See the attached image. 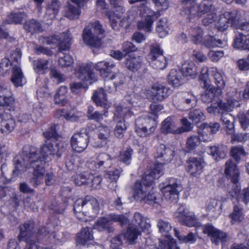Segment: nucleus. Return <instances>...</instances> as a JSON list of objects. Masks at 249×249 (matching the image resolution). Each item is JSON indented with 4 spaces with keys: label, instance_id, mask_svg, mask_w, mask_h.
I'll use <instances>...</instances> for the list:
<instances>
[{
    "label": "nucleus",
    "instance_id": "nucleus-1",
    "mask_svg": "<svg viewBox=\"0 0 249 249\" xmlns=\"http://www.w3.org/2000/svg\"><path fill=\"white\" fill-rule=\"evenodd\" d=\"M59 143L56 140L46 142V144L41 147L39 153H37L36 148L27 145L23 148L22 160L17 159L16 162V170L13 171V174H17L18 170H22L21 166L26 169H33L32 177L30 179V183L34 187H36L43 182L45 174V160L50 156L57 153L59 151Z\"/></svg>",
    "mask_w": 249,
    "mask_h": 249
},
{
    "label": "nucleus",
    "instance_id": "nucleus-2",
    "mask_svg": "<svg viewBox=\"0 0 249 249\" xmlns=\"http://www.w3.org/2000/svg\"><path fill=\"white\" fill-rule=\"evenodd\" d=\"M115 65L112 62L101 61L95 65L92 64H82L76 69V76L82 80L86 85H90L96 80L95 74L93 72L95 68L103 78H107L112 72Z\"/></svg>",
    "mask_w": 249,
    "mask_h": 249
},
{
    "label": "nucleus",
    "instance_id": "nucleus-3",
    "mask_svg": "<svg viewBox=\"0 0 249 249\" xmlns=\"http://www.w3.org/2000/svg\"><path fill=\"white\" fill-rule=\"evenodd\" d=\"M73 210L77 218L83 219L81 215L90 218H95L99 211V205L94 197L87 196L85 198L77 199L73 205Z\"/></svg>",
    "mask_w": 249,
    "mask_h": 249
},
{
    "label": "nucleus",
    "instance_id": "nucleus-4",
    "mask_svg": "<svg viewBox=\"0 0 249 249\" xmlns=\"http://www.w3.org/2000/svg\"><path fill=\"white\" fill-rule=\"evenodd\" d=\"M91 28H93L94 31L99 34H103L105 32L102 25L98 21L90 23L84 29L82 35L83 40L87 45L91 47L98 48L101 45V40L98 36L92 34L91 30Z\"/></svg>",
    "mask_w": 249,
    "mask_h": 249
},
{
    "label": "nucleus",
    "instance_id": "nucleus-5",
    "mask_svg": "<svg viewBox=\"0 0 249 249\" xmlns=\"http://www.w3.org/2000/svg\"><path fill=\"white\" fill-rule=\"evenodd\" d=\"M182 189L180 181L176 178H171L169 179L168 184L162 187L161 191L166 199L177 202L178 194L182 191Z\"/></svg>",
    "mask_w": 249,
    "mask_h": 249
},
{
    "label": "nucleus",
    "instance_id": "nucleus-6",
    "mask_svg": "<svg viewBox=\"0 0 249 249\" xmlns=\"http://www.w3.org/2000/svg\"><path fill=\"white\" fill-rule=\"evenodd\" d=\"M219 127L220 124L216 122L202 124L198 130V137L200 141L204 142L212 141L213 135L219 130Z\"/></svg>",
    "mask_w": 249,
    "mask_h": 249
},
{
    "label": "nucleus",
    "instance_id": "nucleus-7",
    "mask_svg": "<svg viewBox=\"0 0 249 249\" xmlns=\"http://www.w3.org/2000/svg\"><path fill=\"white\" fill-rule=\"evenodd\" d=\"M174 105L180 110L186 109L196 105V98L190 92L178 93L173 99Z\"/></svg>",
    "mask_w": 249,
    "mask_h": 249
},
{
    "label": "nucleus",
    "instance_id": "nucleus-8",
    "mask_svg": "<svg viewBox=\"0 0 249 249\" xmlns=\"http://www.w3.org/2000/svg\"><path fill=\"white\" fill-rule=\"evenodd\" d=\"M169 89L160 84H154L150 88L145 89V94L148 99L154 102L162 101L170 94Z\"/></svg>",
    "mask_w": 249,
    "mask_h": 249
},
{
    "label": "nucleus",
    "instance_id": "nucleus-9",
    "mask_svg": "<svg viewBox=\"0 0 249 249\" xmlns=\"http://www.w3.org/2000/svg\"><path fill=\"white\" fill-rule=\"evenodd\" d=\"M89 0H69L64 7V16L71 20L79 18L80 8Z\"/></svg>",
    "mask_w": 249,
    "mask_h": 249
},
{
    "label": "nucleus",
    "instance_id": "nucleus-10",
    "mask_svg": "<svg viewBox=\"0 0 249 249\" xmlns=\"http://www.w3.org/2000/svg\"><path fill=\"white\" fill-rule=\"evenodd\" d=\"M95 135L90 139V142L95 147H101L106 143L110 135V130L107 126L100 125L95 128Z\"/></svg>",
    "mask_w": 249,
    "mask_h": 249
},
{
    "label": "nucleus",
    "instance_id": "nucleus-11",
    "mask_svg": "<svg viewBox=\"0 0 249 249\" xmlns=\"http://www.w3.org/2000/svg\"><path fill=\"white\" fill-rule=\"evenodd\" d=\"M89 142L88 134L84 129L79 132L74 134L71 139L72 149L79 153L83 152L87 148Z\"/></svg>",
    "mask_w": 249,
    "mask_h": 249
},
{
    "label": "nucleus",
    "instance_id": "nucleus-12",
    "mask_svg": "<svg viewBox=\"0 0 249 249\" xmlns=\"http://www.w3.org/2000/svg\"><path fill=\"white\" fill-rule=\"evenodd\" d=\"M237 16V13L235 11L225 12L220 16L216 24L217 30L223 32L228 29L230 25L233 27Z\"/></svg>",
    "mask_w": 249,
    "mask_h": 249
},
{
    "label": "nucleus",
    "instance_id": "nucleus-13",
    "mask_svg": "<svg viewBox=\"0 0 249 249\" xmlns=\"http://www.w3.org/2000/svg\"><path fill=\"white\" fill-rule=\"evenodd\" d=\"M111 157L106 153H101L96 160L89 161L87 162V167L91 170L97 171L103 170L110 166Z\"/></svg>",
    "mask_w": 249,
    "mask_h": 249
},
{
    "label": "nucleus",
    "instance_id": "nucleus-14",
    "mask_svg": "<svg viewBox=\"0 0 249 249\" xmlns=\"http://www.w3.org/2000/svg\"><path fill=\"white\" fill-rule=\"evenodd\" d=\"M203 167L202 160L199 158L191 157L187 160V171L193 177H198L203 172Z\"/></svg>",
    "mask_w": 249,
    "mask_h": 249
},
{
    "label": "nucleus",
    "instance_id": "nucleus-15",
    "mask_svg": "<svg viewBox=\"0 0 249 249\" xmlns=\"http://www.w3.org/2000/svg\"><path fill=\"white\" fill-rule=\"evenodd\" d=\"M214 9L211 0H203L199 5H193L189 10V14L200 17L202 15L212 12Z\"/></svg>",
    "mask_w": 249,
    "mask_h": 249
},
{
    "label": "nucleus",
    "instance_id": "nucleus-16",
    "mask_svg": "<svg viewBox=\"0 0 249 249\" xmlns=\"http://www.w3.org/2000/svg\"><path fill=\"white\" fill-rule=\"evenodd\" d=\"M16 125V121L10 114H0V131L2 134H9L14 129Z\"/></svg>",
    "mask_w": 249,
    "mask_h": 249
},
{
    "label": "nucleus",
    "instance_id": "nucleus-17",
    "mask_svg": "<svg viewBox=\"0 0 249 249\" xmlns=\"http://www.w3.org/2000/svg\"><path fill=\"white\" fill-rule=\"evenodd\" d=\"M152 184L148 183L143 177L141 182H136L133 188V197L136 200L142 201L147 191Z\"/></svg>",
    "mask_w": 249,
    "mask_h": 249
},
{
    "label": "nucleus",
    "instance_id": "nucleus-18",
    "mask_svg": "<svg viewBox=\"0 0 249 249\" xmlns=\"http://www.w3.org/2000/svg\"><path fill=\"white\" fill-rule=\"evenodd\" d=\"M20 233L18 235L19 241L33 237L36 233L35 223L33 221H27L19 226Z\"/></svg>",
    "mask_w": 249,
    "mask_h": 249
},
{
    "label": "nucleus",
    "instance_id": "nucleus-19",
    "mask_svg": "<svg viewBox=\"0 0 249 249\" xmlns=\"http://www.w3.org/2000/svg\"><path fill=\"white\" fill-rule=\"evenodd\" d=\"M225 173L227 178L233 183H237L240 178V173L236 164L229 160L225 163Z\"/></svg>",
    "mask_w": 249,
    "mask_h": 249
},
{
    "label": "nucleus",
    "instance_id": "nucleus-20",
    "mask_svg": "<svg viewBox=\"0 0 249 249\" xmlns=\"http://www.w3.org/2000/svg\"><path fill=\"white\" fill-rule=\"evenodd\" d=\"M129 225L138 228L142 231L148 230L151 227L150 220L138 212L134 214L131 222Z\"/></svg>",
    "mask_w": 249,
    "mask_h": 249
},
{
    "label": "nucleus",
    "instance_id": "nucleus-21",
    "mask_svg": "<svg viewBox=\"0 0 249 249\" xmlns=\"http://www.w3.org/2000/svg\"><path fill=\"white\" fill-rule=\"evenodd\" d=\"M155 157L156 159H162L165 164L170 162L173 159L174 152L169 147H166L165 145L160 144L157 147Z\"/></svg>",
    "mask_w": 249,
    "mask_h": 249
},
{
    "label": "nucleus",
    "instance_id": "nucleus-22",
    "mask_svg": "<svg viewBox=\"0 0 249 249\" xmlns=\"http://www.w3.org/2000/svg\"><path fill=\"white\" fill-rule=\"evenodd\" d=\"M141 120L138 119L135 124V131L140 137H145L152 134L155 130L156 123L154 119L151 120L152 126L149 124L143 126L141 124Z\"/></svg>",
    "mask_w": 249,
    "mask_h": 249
},
{
    "label": "nucleus",
    "instance_id": "nucleus-23",
    "mask_svg": "<svg viewBox=\"0 0 249 249\" xmlns=\"http://www.w3.org/2000/svg\"><path fill=\"white\" fill-rule=\"evenodd\" d=\"M93 232L91 228H83L81 231L77 233L76 242L83 246L88 245L93 240Z\"/></svg>",
    "mask_w": 249,
    "mask_h": 249
},
{
    "label": "nucleus",
    "instance_id": "nucleus-24",
    "mask_svg": "<svg viewBox=\"0 0 249 249\" xmlns=\"http://www.w3.org/2000/svg\"><path fill=\"white\" fill-rule=\"evenodd\" d=\"M175 216L183 225L188 227H193L196 226L197 224L196 218L193 215L189 214L184 210H178L175 213Z\"/></svg>",
    "mask_w": 249,
    "mask_h": 249
},
{
    "label": "nucleus",
    "instance_id": "nucleus-25",
    "mask_svg": "<svg viewBox=\"0 0 249 249\" xmlns=\"http://www.w3.org/2000/svg\"><path fill=\"white\" fill-rule=\"evenodd\" d=\"M206 89L205 92L201 95V99L204 103H209L212 102L214 98L221 93V92L215 89L211 84H207L206 86H201Z\"/></svg>",
    "mask_w": 249,
    "mask_h": 249
},
{
    "label": "nucleus",
    "instance_id": "nucleus-26",
    "mask_svg": "<svg viewBox=\"0 0 249 249\" xmlns=\"http://www.w3.org/2000/svg\"><path fill=\"white\" fill-rule=\"evenodd\" d=\"M112 225V221L108 214L106 217L99 218L95 223L94 227L100 231H107V232H111L114 230Z\"/></svg>",
    "mask_w": 249,
    "mask_h": 249
},
{
    "label": "nucleus",
    "instance_id": "nucleus-27",
    "mask_svg": "<svg viewBox=\"0 0 249 249\" xmlns=\"http://www.w3.org/2000/svg\"><path fill=\"white\" fill-rule=\"evenodd\" d=\"M233 46L238 50L249 51V37L242 33L237 34L234 39Z\"/></svg>",
    "mask_w": 249,
    "mask_h": 249
},
{
    "label": "nucleus",
    "instance_id": "nucleus-28",
    "mask_svg": "<svg viewBox=\"0 0 249 249\" xmlns=\"http://www.w3.org/2000/svg\"><path fill=\"white\" fill-rule=\"evenodd\" d=\"M92 99L97 106L103 107L105 108H107L108 107L106 93L102 88H100L94 91Z\"/></svg>",
    "mask_w": 249,
    "mask_h": 249
},
{
    "label": "nucleus",
    "instance_id": "nucleus-29",
    "mask_svg": "<svg viewBox=\"0 0 249 249\" xmlns=\"http://www.w3.org/2000/svg\"><path fill=\"white\" fill-rule=\"evenodd\" d=\"M163 165L162 163H158L155 165L154 168L148 173L144 174L143 178L148 181L150 184H153L154 179L158 178L163 174Z\"/></svg>",
    "mask_w": 249,
    "mask_h": 249
},
{
    "label": "nucleus",
    "instance_id": "nucleus-30",
    "mask_svg": "<svg viewBox=\"0 0 249 249\" xmlns=\"http://www.w3.org/2000/svg\"><path fill=\"white\" fill-rule=\"evenodd\" d=\"M220 114V120L223 124L225 125L227 133L228 134H232L234 132V117L231 113L226 112H221Z\"/></svg>",
    "mask_w": 249,
    "mask_h": 249
},
{
    "label": "nucleus",
    "instance_id": "nucleus-31",
    "mask_svg": "<svg viewBox=\"0 0 249 249\" xmlns=\"http://www.w3.org/2000/svg\"><path fill=\"white\" fill-rule=\"evenodd\" d=\"M124 65L130 71L133 72H138L141 68L142 63L141 58L139 57H135L133 56H128L125 58Z\"/></svg>",
    "mask_w": 249,
    "mask_h": 249
},
{
    "label": "nucleus",
    "instance_id": "nucleus-32",
    "mask_svg": "<svg viewBox=\"0 0 249 249\" xmlns=\"http://www.w3.org/2000/svg\"><path fill=\"white\" fill-rule=\"evenodd\" d=\"M24 28L32 34H37L43 31L41 24L38 21L34 19L27 21L24 23Z\"/></svg>",
    "mask_w": 249,
    "mask_h": 249
},
{
    "label": "nucleus",
    "instance_id": "nucleus-33",
    "mask_svg": "<svg viewBox=\"0 0 249 249\" xmlns=\"http://www.w3.org/2000/svg\"><path fill=\"white\" fill-rule=\"evenodd\" d=\"M232 224L239 223L244 219V216L243 212L242 206L237 203L233 207L232 213L230 215Z\"/></svg>",
    "mask_w": 249,
    "mask_h": 249
},
{
    "label": "nucleus",
    "instance_id": "nucleus-34",
    "mask_svg": "<svg viewBox=\"0 0 249 249\" xmlns=\"http://www.w3.org/2000/svg\"><path fill=\"white\" fill-rule=\"evenodd\" d=\"M210 153L215 160L219 159H224L228 153V148L224 145L210 147Z\"/></svg>",
    "mask_w": 249,
    "mask_h": 249
},
{
    "label": "nucleus",
    "instance_id": "nucleus-35",
    "mask_svg": "<svg viewBox=\"0 0 249 249\" xmlns=\"http://www.w3.org/2000/svg\"><path fill=\"white\" fill-rule=\"evenodd\" d=\"M142 231L138 228L134 227L131 225H128L126 232L124 234H119L118 236H122V240L125 238L130 241H133L137 238Z\"/></svg>",
    "mask_w": 249,
    "mask_h": 249
},
{
    "label": "nucleus",
    "instance_id": "nucleus-36",
    "mask_svg": "<svg viewBox=\"0 0 249 249\" xmlns=\"http://www.w3.org/2000/svg\"><path fill=\"white\" fill-rule=\"evenodd\" d=\"M67 88L66 87H60L54 97V101L55 104L60 106H64L68 103L67 98Z\"/></svg>",
    "mask_w": 249,
    "mask_h": 249
},
{
    "label": "nucleus",
    "instance_id": "nucleus-37",
    "mask_svg": "<svg viewBox=\"0 0 249 249\" xmlns=\"http://www.w3.org/2000/svg\"><path fill=\"white\" fill-rule=\"evenodd\" d=\"M181 72L184 76L193 78L197 73V67L192 62H185L182 65Z\"/></svg>",
    "mask_w": 249,
    "mask_h": 249
},
{
    "label": "nucleus",
    "instance_id": "nucleus-38",
    "mask_svg": "<svg viewBox=\"0 0 249 249\" xmlns=\"http://www.w3.org/2000/svg\"><path fill=\"white\" fill-rule=\"evenodd\" d=\"M59 39L60 40V43L58 51L61 52L69 49L72 41V37L70 32L67 31L61 34L60 36H59Z\"/></svg>",
    "mask_w": 249,
    "mask_h": 249
},
{
    "label": "nucleus",
    "instance_id": "nucleus-39",
    "mask_svg": "<svg viewBox=\"0 0 249 249\" xmlns=\"http://www.w3.org/2000/svg\"><path fill=\"white\" fill-rule=\"evenodd\" d=\"M190 34L192 37V41L196 44H201L205 39L203 30L198 26L191 28Z\"/></svg>",
    "mask_w": 249,
    "mask_h": 249
},
{
    "label": "nucleus",
    "instance_id": "nucleus-40",
    "mask_svg": "<svg viewBox=\"0 0 249 249\" xmlns=\"http://www.w3.org/2000/svg\"><path fill=\"white\" fill-rule=\"evenodd\" d=\"M241 100L240 93L235 89H232L228 91L226 95V100L234 107L239 106Z\"/></svg>",
    "mask_w": 249,
    "mask_h": 249
},
{
    "label": "nucleus",
    "instance_id": "nucleus-41",
    "mask_svg": "<svg viewBox=\"0 0 249 249\" xmlns=\"http://www.w3.org/2000/svg\"><path fill=\"white\" fill-rule=\"evenodd\" d=\"M161 130L165 134L168 133L178 134L176 132L177 128H176L175 123L170 117L167 118L162 122Z\"/></svg>",
    "mask_w": 249,
    "mask_h": 249
},
{
    "label": "nucleus",
    "instance_id": "nucleus-42",
    "mask_svg": "<svg viewBox=\"0 0 249 249\" xmlns=\"http://www.w3.org/2000/svg\"><path fill=\"white\" fill-rule=\"evenodd\" d=\"M203 232L204 233L208 234L213 239L215 238L214 243L216 245L218 244L219 240L222 238V233L211 224L206 225L203 228Z\"/></svg>",
    "mask_w": 249,
    "mask_h": 249
},
{
    "label": "nucleus",
    "instance_id": "nucleus-43",
    "mask_svg": "<svg viewBox=\"0 0 249 249\" xmlns=\"http://www.w3.org/2000/svg\"><path fill=\"white\" fill-rule=\"evenodd\" d=\"M174 231L175 236L182 243L193 244L196 240V236L192 232L185 235L180 233L176 229H174Z\"/></svg>",
    "mask_w": 249,
    "mask_h": 249
},
{
    "label": "nucleus",
    "instance_id": "nucleus-44",
    "mask_svg": "<svg viewBox=\"0 0 249 249\" xmlns=\"http://www.w3.org/2000/svg\"><path fill=\"white\" fill-rule=\"evenodd\" d=\"M107 108H105L100 113L99 111H94V108L92 106H89L87 110V117L90 120H93L96 122H100L103 119V116H107Z\"/></svg>",
    "mask_w": 249,
    "mask_h": 249
},
{
    "label": "nucleus",
    "instance_id": "nucleus-45",
    "mask_svg": "<svg viewBox=\"0 0 249 249\" xmlns=\"http://www.w3.org/2000/svg\"><path fill=\"white\" fill-rule=\"evenodd\" d=\"M181 73V72L178 71L177 70H171L168 75L169 84L176 87L180 86L182 83Z\"/></svg>",
    "mask_w": 249,
    "mask_h": 249
},
{
    "label": "nucleus",
    "instance_id": "nucleus-46",
    "mask_svg": "<svg viewBox=\"0 0 249 249\" xmlns=\"http://www.w3.org/2000/svg\"><path fill=\"white\" fill-rule=\"evenodd\" d=\"M157 227L159 231L163 236L169 238L170 237V232L172 230L171 224L168 220L160 219L157 222Z\"/></svg>",
    "mask_w": 249,
    "mask_h": 249
},
{
    "label": "nucleus",
    "instance_id": "nucleus-47",
    "mask_svg": "<svg viewBox=\"0 0 249 249\" xmlns=\"http://www.w3.org/2000/svg\"><path fill=\"white\" fill-rule=\"evenodd\" d=\"M140 13L146 18H153L154 20L160 16L159 12H154L144 3H141L139 6Z\"/></svg>",
    "mask_w": 249,
    "mask_h": 249
},
{
    "label": "nucleus",
    "instance_id": "nucleus-48",
    "mask_svg": "<svg viewBox=\"0 0 249 249\" xmlns=\"http://www.w3.org/2000/svg\"><path fill=\"white\" fill-rule=\"evenodd\" d=\"M23 75L20 68L18 66H14L13 68V74L11 77L12 83L16 87L22 85L21 82Z\"/></svg>",
    "mask_w": 249,
    "mask_h": 249
},
{
    "label": "nucleus",
    "instance_id": "nucleus-49",
    "mask_svg": "<svg viewBox=\"0 0 249 249\" xmlns=\"http://www.w3.org/2000/svg\"><path fill=\"white\" fill-rule=\"evenodd\" d=\"M49 60L40 59L34 62V68L35 71L39 74H43L45 71L48 69Z\"/></svg>",
    "mask_w": 249,
    "mask_h": 249
},
{
    "label": "nucleus",
    "instance_id": "nucleus-50",
    "mask_svg": "<svg viewBox=\"0 0 249 249\" xmlns=\"http://www.w3.org/2000/svg\"><path fill=\"white\" fill-rule=\"evenodd\" d=\"M142 201L145 203L160 204L162 201V199L160 194L149 193L144 196Z\"/></svg>",
    "mask_w": 249,
    "mask_h": 249
},
{
    "label": "nucleus",
    "instance_id": "nucleus-51",
    "mask_svg": "<svg viewBox=\"0 0 249 249\" xmlns=\"http://www.w3.org/2000/svg\"><path fill=\"white\" fill-rule=\"evenodd\" d=\"M117 121V124L114 130V133L116 137L118 138H122L124 133L126 129V125L124 123V119H121Z\"/></svg>",
    "mask_w": 249,
    "mask_h": 249
},
{
    "label": "nucleus",
    "instance_id": "nucleus-52",
    "mask_svg": "<svg viewBox=\"0 0 249 249\" xmlns=\"http://www.w3.org/2000/svg\"><path fill=\"white\" fill-rule=\"evenodd\" d=\"M128 215L127 213L116 214L114 213L109 214V218L112 219V223L118 222L121 226L126 225L128 222Z\"/></svg>",
    "mask_w": 249,
    "mask_h": 249
},
{
    "label": "nucleus",
    "instance_id": "nucleus-53",
    "mask_svg": "<svg viewBox=\"0 0 249 249\" xmlns=\"http://www.w3.org/2000/svg\"><path fill=\"white\" fill-rule=\"evenodd\" d=\"M40 43L47 45H57L59 47L60 40L59 36L53 35L51 36H40L38 37Z\"/></svg>",
    "mask_w": 249,
    "mask_h": 249
},
{
    "label": "nucleus",
    "instance_id": "nucleus-54",
    "mask_svg": "<svg viewBox=\"0 0 249 249\" xmlns=\"http://www.w3.org/2000/svg\"><path fill=\"white\" fill-rule=\"evenodd\" d=\"M167 19L166 18H160L157 23L156 32L162 37L167 34Z\"/></svg>",
    "mask_w": 249,
    "mask_h": 249
},
{
    "label": "nucleus",
    "instance_id": "nucleus-55",
    "mask_svg": "<svg viewBox=\"0 0 249 249\" xmlns=\"http://www.w3.org/2000/svg\"><path fill=\"white\" fill-rule=\"evenodd\" d=\"M102 177L100 176H94L89 174L88 185L93 189H99L101 187Z\"/></svg>",
    "mask_w": 249,
    "mask_h": 249
},
{
    "label": "nucleus",
    "instance_id": "nucleus-56",
    "mask_svg": "<svg viewBox=\"0 0 249 249\" xmlns=\"http://www.w3.org/2000/svg\"><path fill=\"white\" fill-rule=\"evenodd\" d=\"M189 118L194 123L197 124L200 121L204 120L205 117L201 110L195 109L190 112Z\"/></svg>",
    "mask_w": 249,
    "mask_h": 249
},
{
    "label": "nucleus",
    "instance_id": "nucleus-57",
    "mask_svg": "<svg viewBox=\"0 0 249 249\" xmlns=\"http://www.w3.org/2000/svg\"><path fill=\"white\" fill-rule=\"evenodd\" d=\"M151 64L152 66L157 69L162 70L164 69L167 65V61L166 58L163 55H159L158 58L151 59Z\"/></svg>",
    "mask_w": 249,
    "mask_h": 249
},
{
    "label": "nucleus",
    "instance_id": "nucleus-58",
    "mask_svg": "<svg viewBox=\"0 0 249 249\" xmlns=\"http://www.w3.org/2000/svg\"><path fill=\"white\" fill-rule=\"evenodd\" d=\"M154 19L146 18L144 20L139 21L137 22V27L139 30H142L146 32H150Z\"/></svg>",
    "mask_w": 249,
    "mask_h": 249
},
{
    "label": "nucleus",
    "instance_id": "nucleus-59",
    "mask_svg": "<svg viewBox=\"0 0 249 249\" xmlns=\"http://www.w3.org/2000/svg\"><path fill=\"white\" fill-rule=\"evenodd\" d=\"M133 154V149L130 147L127 148L120 154L119 156L120 161L126 165H129L131 162Z\"/></svg>",
    "mask_w": 249,
    "mask_h": 249
},
{
    "label": "nucleus",
    "instance_id": "nucleus-60",
    "mask_svg": "<svg viewBox=\"0 0 249 249\" xmlns=\"http://www.w3.org/2000/svg\"><path fill=\"white\" fill-rule=\"evenodd\" d=\"M89 174L85 172L81 174H78L73 177V182L78 186H81L86 184L88 185Z\"/></svg>",
    "mask_w": 249,
    "mask_h": 249
},
{
    "label": "nucleus",
    "instance_id": "nucleus-61",
    "mask_svg": "<svg viewBox=\"0 0 249 249\" xmlns=\"http://www.w3.org/2000/svg\"><path fill=\"white\" fill-rule=\"evenodd\" d=\"M233 27L237 29H240L243 34H247V36L249 35V21L239 22L237 17L235 18V23H234Z\"/></svg>",
    "mask_w": 249,
    "mask_h": 249
},
{
    "label": "nucleus",
    "instance_id": "nucleus-62",
    "mask_svg": "<svg viewBox=\"0 0 249 249\" xmlns=\"http://www.w3.org/2000/svg\"><path fill=\"white\" fill-rule=\"evenodd\" d=\"M213 77L216 87L215 89L221 92L224 88L225 84L221 74L218 71H213Z\"/></svg>",
    "mask_w": 249,
    "mask_h": 249
},
{
    "label": "nucleus",
    "instance_id": "nucleus-63",
    "mask_svg": "<svg viewBox=\"0 0 249 249\" xmlns=\"http://www.w3.org/2000/svg\"><path fill=\"white\" fill-rule=\"evenodd\" d=\"M79 158L74 156H70L66 161V166L68 170L72 171L78 167Z\"/></svg>",
    "mask_w": 249,
    "mask_h": 249
},
{
    "label": "nucleus",
    "instance_id": "nucleus-64",
    "mask_svg": "<svg viewBox=\"0 0 249 249\" xmlns=\"http://www.w3.org/2000/svg\"><path fill=\"white\" fill-rule=\"evenodd\" d=\"M200 140L198 136H191L188 138L186 141V146L189 150L195 149L200 143Z\"/></svg>",
    "mask_w": 249,
    "mask_h": 249
}]
</instances>
